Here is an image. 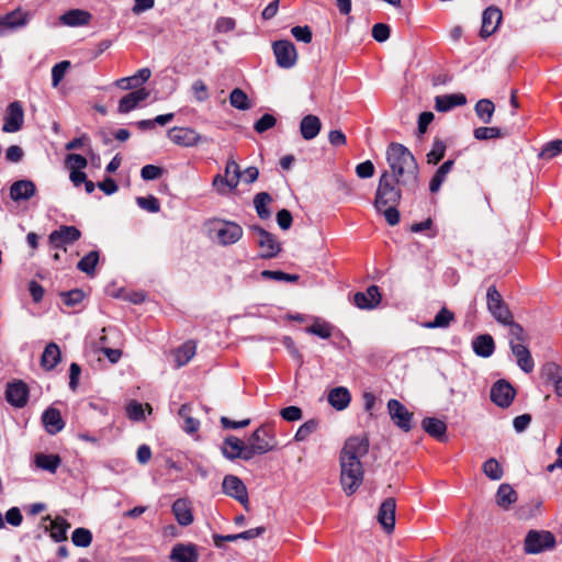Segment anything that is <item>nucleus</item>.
<instances>
[{
    "mask_svg": "<svg viewBox=\"0 0 562 562\" xmlns=\"http://www.w3.org/2000/svg\"><path fill=\"white\" fill-rule=\"evenodd\" d=\"M271 196L267 192H260L256 194L254 199V205L257 214L262 220H268L271 216V212L268 209V204L271 202Z\"/></svg>",
    "mask_w": 562,
    "mask_h": 562,
    "instance_id": "nucleus-45",
    "label": "nucleus"
},
{
    "mask_svg": "<svg viewBox=\"0 0 562 562\" xmlns=\"http://www.w3.org/2000/svg\"><path fill=\"white\" fill-rule=\"evenodd\" d=\"M355 304L362 310H371L381 302V294L376 285L369 286L366 292H358L353 297Z\"/></svg>",
    "mask_w": 562,
    "mask_h": 562,
    "instance_id": "nucleus-23",
    "label": "nucleus"
},
{
    "mask_svg": "<svg viewBox=\"0 0 562 562\" xmlns=\"http://www.w3.org/2000/svg\"><path fill=\"white\" fill-rule=\"evenodd\" d=\"M372 36L378 42H385L390 37V27L384 23H378L372 27Z\"/></svg>",
    "mask_w": 562,
    "mask_h": 562,
    "instance_id": "nucleus-64",
    "label": "nucleus"
},
{
    "mask_svg": "<svg viewBox=\"0 0 562 562\" xmlns=\"http://www.w3.org/2000/svg\"><path fill=\"white\" fill-rule=\"evenodd\" d=\"M71 541L76 547L87 548L91 544L92 533L86 528H77L72 532Z\"/></svg>",
    "mask_w": 562,
    "mask_h": 562,
    "instance_id": "nucleus-53",
    "label": "nucleus"
},
{
    "mask_svg": "<svg viewBox=\"0 0 562 562\" xmlns=\"http://www.w3.org/2000/svg\"><path fill=\"white\" fill-rule=\"evenodd\" d=\"M179 416L183 419V429L188 434L195 432L200 427V422L191 416V406L183 404L179 409Z\"/></svg>",
    "mask_w": 562,
    "mask_h": 562,
    "instance_id": "nucleus-46",
    "label": "nucleus"
},
{
    "mask_svg": "<svg viewBox=\"0 0 562 562\" xmlns=\"http://www.w3.org/2000/svg\"><path fill=\"white\" fill-rule=\"evenodd\" d=\"M306 333L316 335L323 339H327L331 336L333 326L327 322L315 321L313 325L307 327Z\"/></svg>",
    "mask_w": 562,
    "mask_h": 562,
    "instance_id": "nucleus-49",
    "label": "nucleus"
},
{
    "mask_svg": "<svg viewBox=\"0 0 562 562\" xmlns=\"http://www.w3.org/2000/svg\"><path fill=\"white\" fill-rule=\"evenodd\" d=\"M396 183V180L387 171L383 172L379 180L374 200L378 211H382L387 205H397L401 200V191Z\"/></svg>",
    "mask_w": 562,
    "mask_h": 562,
    "instance_id": "nucleus-3",
    "label": "nucleus"
},
{
    "mask_svg": "<svg viewBox=\"0 0 562 562\" xmlns=\"http://www.w3.org/2000/svg\"><path fill=\"white\" fill-rule=\"evenodd\" d=\"M61 295H63V299H64V303L66 305H68V306L77 305L85 297V293L81 290H79V289L71 290L69 292L63 293Z\"/></svg>",
    "mask_w": 562,
    "mask_h": 562,
    "instance_id": "nucleus-63",
    "label": "nucleus"
},
{
    "mask_svg": "<svg viewBox=\"0 0 562 562\" xmlns=\"http://www.w3.org/2000/svg\"><path fill=\"white\" fill-rule=\"evenodd\" d=\"M454 161L449 159L445 161L436 171L429 183V190L432 193L439 191L441 184L445 182L447 175L452 170Z\"/></svg>",
    "mask_w": 562,
    "mask_h": 562,
    "instance_id": "nucleus-39",
    "label": "nucleus"
},
{
    "mask_svg": "<svg viewBox=\"0 0 562 562\" xmlns=\"http://www.w3.org/2000/svg\"><path fill=\"white\" fill-rule=\"evenodd\" d=\"M35 184L31 180H19L11 186L10 195L14 201L29 200L35 194Z\"/></svg>",
    "mask_w": 562,
    "mask_h": 562,
    "instance_id": "nucleus-29",
    "label": "nucleus"
},
{
    "mask_svg": "<svg viewBox=\"0 0 562 562\" xmlns=\"http://www.w3.org/2000/svg\"><path fill=\"white\" fill-rule=\"evenodd\" d=\"M30 21V13L16 9L0 16V36L25 26Z\"/></svg>",
    "mask_w": 562,
    "mask_h": 562,
    "instance_id": "nucleus-13",
    "label": "nucleus"
},
{
    "mask_svg": "<svg viewBox=\"0 0 562 562\" xmlns=\"http://www.w3.org/2000/svg\"><path fill=\"white\" fill-rule=\"evenodd\" d=\"M540 374L547 383L553 385L562 380V368L554 362H548L541 368Z\"/></svg>",
    "mask_w": 562,
    "mask_h": 562,
    "instance_id": "nucleus-44",
    "label": "nucleus"
},
{
    "mask_svg": "<svg viewBox=\"0 0 562 562\" xmlns=\"http://www.w3.org/2000/svg\"><path fill=\"white\" fill-rule=\"evenodd\" d=\"M167 136L173 144L182 147H193L201 142H209V138L201 136L191 127H171L168 130Z\"/></svg>",
    "mask_w": 562,
    "mask_h": 562,
    "instance_id": "nucleus-10",
    "label": "nucleus"
},
{
    "mask_svg": "<svg viewBox=\"0 0 562 562\" xmlns=\"http://www.w3.org/2000/svg\"><path fill=\"white\" fill-rule=\"evenodd\" d=\"M148 95L149 92L145 88L130 92L120 100L117 111L122 114L128 113L146 100Z\"/></svg>",
    "mask_w": 562,
    "mask_h": 562,
    "instance_id": "nucleus-25",
    "label": "nucleus"
},
{
    "mask_svg": "<svg viewBox=\"0 0 562 562\" xmlns=\"http://www.w3.org/2000/svg\"><path fill=\"white\" fill-rule=\"evenodd\" d=\"M61 352L59 347L55 342H49L42 355L41 366L45 370H53L60 361Z\"/></svg>",
    "mask_w": 562,
    "mask_h": 562,
    "instance_id": "nucleus-33",
    "label": "nucleus"
},
{
    "mask_svg": "<svg viewBox=\"0 0 562 562\" xmlns=\"http://www.w3.org/2000/svg\"><path fill=\"white\" fill-rule=\"evenodd\" d=\"M502 21V11L491 5L486 8L482 14V27L480 35L483 38L491 36L498 27Z\"/></svg>",
    "mask_w": 562,
    "mask_h": 562,
    "instance_id": "nucleus-19",
    "label": "nucleus"
},
{
    "mask_svg": "<svg viewBox=\"0 0 562 562\" xmlns=\"http://www.w3.org/2000/svg\"><path fill=\"white\" fill-rule=\"evenodd\" d=\"M483 472L491 480L497 481L503 476V469L498 461L494 458L488 459L483 464Z\"/></svg>",
    "mask_w": 562,
    "mask_h": 562,
    "instance_id": "nucleus-54",
    "label": "nucleus"
},
{
    "mask_svg": "<svg viewBox=\"0 0 562 562\" xmlns=\"http://www.w3.org/2000/svg\"><path fill=\"white\" fill-rule=\"evenodd\" d=\"M43 424L48 434L55 435L61 431L65 427L61 414L57 408H47L42 416Z\"/></svg>",
    "mask_w": 562,
    "mask_h": 562,
    "instance_id": "nucleus-26",
    "label": "nucleus"
},
{
    "mask_svg": "<svg viewBox=\"0 0 562 562\" xmlns=\"http://www.w3.org/2000/svg\"><path fill=\"white\" fill-rule=\"evenodd\" d=\"M191 91L195 101L204 102L210 98L209 88L201 79L194 80L191 85Z\"/></svg>",
    "mask_w": 562,
    "mask_h": 562,
    "instance_id": "nucleus-55",
    "label": "nucleus"
},
{
    "mask_svg": "<svg viewBox=\"0 0 562 562\" xmlns=\"http://www.w3.org/2000/svg\"><path fill=\"white\" fill-rule=\"evenodd\" d=\"M474 110H475V114L477 115V117L483 123L487 124V123H491V121H492V117H493V114L495 111V105L491 100L482 99V100L477 101Z\"/></svg>",
    "mask_w": 562,
    "mask_h": 562,
    "instance_id": "nucleus-42",
    "label": "nucleus"
},
{
    "mask_svg": "<svg viewBox=\"0 0 562 562\" xmlns=\"http://www.w3.org/2000/svg\"><path fill=\"white\" fill-rule=\"evenodd\" d=\"M395 508L396 503L394 498H386L379 508L378 521L387 533L394 530Z\"/></svg>",
    "mask_w": 562,
    "mask_h": 562,
    "instance_id": "nucleus-20",
    "label": "nucleus"
},
{
    "mask_svg": "<svg viewBox=\"0 0 562 562\" xmlns=\"http://www.w3.org/2000/svg\"><path fill=\"white\" fill-rule=\"evenodd\" d=\"M276 445L272 432L267 427L260 426L247 440L245 460L248 461L257 454H265L273 450Z\"/></svg>",
    "mask_w": 562,
    "mask_h": 562,
    "instance_id": "nucleus-4",
    "label": "nucleus"
},
{
    "mask_svg": "<svg viewBox=\"0 0 562 562\" xmlns=\"http://www.w3.org/2000/svg\"><path fill=\"white\" fill-rule=\"evenodd\" d=\"M453 319H454L453 313L450 312L448 308L442 307L437 313L434 321L425 323L424 327H426V328H447Z\"/></svg>",
    "mask_w": 562,
    "mask_h": 562,
    "instance_id": "nucleus-43",
    "label": "nucleus"
},
{
    "mask_svg": "<svg viewBox=\"0 0 562 562\" xmlns=\"http://www.w3.org/2000/svg\"><path fill=\"white\" fill-rule=\"evenodd\" d=\"M34 462L38 469L55 473L61 463V459L57 454L37 453L34 457Z\"/></svg>",
    "mask_w": 562,
    "mask_h": 562,
    "instance_id": "nucleus-36",
    "label": "nucleus"
},
{
    "mask_svg": "<svg viewBox=\"0 0 562 562\" xmlns=\"http://www.w3.org/2000/svg\"><path fill=\"white\" fill-rule=\"evenodd\" d=\"M422 428L431 437L445 441L447 425L443 420L435 417H426L422 420Z\"/></svg>",
    "mask_w": 562,
    "mask_h": 562,
    "instance_id": "nucleus-30",
    "label": "nucleus"
},
{
    "mask_svg": "<svg viewBox=\"0 0 562 562\" xmlns=\"http://www.w3.org/2000/svg\"><path fill=\"white\" fill-rule=\"evenodd\" d=\"M261 276L266 279H273L277 281L294 282L299 279L297 274H288L282 271L263 270Z\"/></svg>",
    "mask_w": 562,
    "mask_h": 562,
    "instance_id": "nucleus-60",
    "label": "nucleus"
},
{
    "mask_svg": "<svg viewBox=\"0 0 562 562\" xmlns=\"http://www.w3.org/2000/svg\"><path fill=\"white\" fill-rule=\"evenodd\" d=\"M317 428V423L315 420H308L300 426L297 431L294 435V439L296 441H304L307 437L313 434Z\"/></svg>",
    "mask_w": 562,
    "mask_h": 562,
    "instance_id": "nucleus-59",
    "label": "nucleus"
},
{
    "mask_svg": "<svg viewBox=\"0 0 562 562\" xmlns=\"http://www.w3.org/2000/svg\"><path fill=\"white\" fill-rule=\"evenodd\" d=\"M514 387L505 380L497 381L491 389V400L499 407H508L515 397Z\"/></svg>",
    "mask_w": 562,
    "mask_h": 562,
    "instance_id": "nucleus-17",
    "label": "nucleus"
},
{
    "mask_svg": "<svg viewBox=\"0 0 562 562\" xmlns=\"http://www.w3.org/2000/svg\"><path fill=\"white\" fill-rule=\"evenodd\" d=\"M513 355L516 358L517 366L526 373H530L533 370L535 362L531 353L526 345H514L510 347Z\"/></svg>",
    "mask_w": 562,
    "mask_h": 562,
    "instance_id": "nucleus-27",
    "label": "nucleus"
},
{
    "mask_svg": "<svg viewBox=\"0 0 562 562\" xmlns=\"http://www.w3.org/2000/svg\"><path fill=\"white\" fill-rule=\"evenodd\" d=\"M223 492L236 501H238L240 504H243L245 507L248 505V492L247 487L244 484V482L236 475H226L223 480Z\"/></svg>",
    "mask_w": 562,
    "mask_h": 562,
    "instance_id": "nucleus-14",
    "label": "nucleus"
},
{
    "mask_svg": "<svg viewBox=\"0 0 562 562\" xmlns=\"http://www.w3.org/2000/svg\"><path fill=\"white\" fill-rule=\"evenodd\" d=\"M172 514L180 526L187 527L194 520L191 502L187 498H178L171 506Z\"/></svg>",
    "mask_w": 562,
    "mask_h": 562,
    "instance_id": "nucleus-21",
    "label": "nucleus"
},
{
    "mask_svg": "<svg viewBox=\"0 0 562 562\" xmlns=\"http://www.w3.org/2000/svg\"><path fill=\"white\" fill-rule=\"evenodd\" d=\"M277 65L281 68H292L296 64L297 53L292 42L288 40L277 41L272 45Z\"/></svg>",
    "mask_w": 562,
    "mask_h": 562,
    "instance_id": "nucleus-11",
    "label": "nucleus"
},
{
    "mask_svg": "<svg viewBox=\"0 0 562 562\" xmlns=\"http://www.w3.org/2000/svg\"><path fill=\"white\" fill-rule=\"evenodd\" d=\"M81 236L80 231L75 226H61L59 229L53 231L49 234V243L54 248H63L66 250V245L72 244Z\"/></svg>",
    "mask_w": 562,
    "mask_h": 562,
    "instance_id": "nucleus-16",
    "label": "nucleus"
},
{
    "mask_svg": "<svg viewBox=\"0 0 562 562\" xmlns=\"http://www.w3.org/2000/svg\"><path fill=\"white\" fill-rule=\"evenodd\" d=\"M162 168L155 165H146L140 170V176L144 180H155L162 175Z\"/></svg>",
    "mask_w": 562,
    "mask_h": 562,
    "instance_id": "nucleus-62",
    "label": "nucleus"
},
{
    "mask_svg": "<svg viewBox=\"0 0 562 562\" xmlns=\"http://www.w3.org/2000/svg\"><path fill=\"white\" fill-rule=\"evenodd\" d=\"M69 67H70V63L68 60L60 61L53 67V69H52L53 87H57L59 85V82L65 77V74Z\"/></svg>",
    "mask_w": 562,
    "mask_h": 562,
    "instance_id": "nucleus-57",
    "label": "nucleus"
},
{
    "mask_svg": "<svg viewBox=\"0 0 562 562\" xmlns=\"http://www.w3.org/2000/svg\"><path fill=\"white\" fill-rule=\"evenodd\" d=\"M24 122V112L21 103L14 101L9 104L5 115L2 131L5 133H15L20 131Z\"/></svg>",
    "mask_w": 562,
    "mask_h": 562,
    "instance_id": "nucleus-15",
    "label": "nucleus"
},
{
    "mask_svg": "<svg viewBox=\"0 0 562 562\" xmlns=\"http://www.w3.org/2000/svg\"><path fill=\"white\" fill-rule=\"evenodd\" d=\"M229 102L232 106L243 111L248 110L251 106L247 94L239 88H235L231 92Z\"/></svg>",
    "mask_w": 562,
    "mask_h": 562,
    "instance_id": "nucleus-48",
    "label": "nucleus"
},
{
    "mask_svg": "<svg viewBox=\"0 0 562 562\" xmlns=\"http://www.w3.org/2000/svg\"><path fill=\"white\" fill-rule=\"evenodd\" d=\"M473 135H474V137L477 140L495 139V138H501V137L504 136L502 131L498 127H495V126H491V127L481 126V127H477V128L474 130Z\"/></svg>",
    "mask_w": 562,
    "mask_h": 562,
    "instance_id": "nucleus-51",
    "label": "nucleus"
},
{
    "mask_svg": "<svg viewBox=\"0 0 562 562\" xmlns=\"http://www.w3.org/2000/svg\"><path fill=\"white\" fill-rule=\"evenodd\" d=\"M322 123L318 116L308 114L300 123V132L304 139H314L321 132Z\"/></svg>",
    "mask_w": 562,
    "mask_h": 562,
    "instance_id": "nucleus-28",
    "label": "nucleus"
},
{
    "mask_svg": "<svg viewBox=\"0 0 562 562\" xmlns=\"http://www.w3.org/2000/svg\"><path fill=\"white\" fill-rule=\"evenodd\" d=\"M555 537L548 530H530L526 535L524 549L528 554H538L555 548Z\"/></svg>",
    "mask_w": 562,
    "mask_h": 562,
    "instance_id": "nucleus-7",
    "label": "nucleus"
},
{
    "mask_svg": "<svg viewBox=\"0 0 562 562\" xmlns=\"http://www.w3.org/2000/svg\"><path fill=\"white\" fill-rule=\"evenodd\" d=\"M386 161L392 171L390 173L402 186H414L418 177V165L414 155L407 147L392 143L386 149Z\"/></svg>",
    "mask_w": 562,
    "mask_h": 562,
    "instance_id": "nucleus-2",
    "label": "nucleus"
},
{
    "mask_svg": "<svg viewBox=\"0 0 562 562\" xmlns=\"http://www.w3.org/2000/svg\"><path fill=\"white\" fill-rule=\"evenodd\" d=\"M45 520L49 521V526H46V529H49L50 537L55 541L60 542L67 539V530L70 528V524L67 522L66 519L61 517L50 519L49 516H47Z\"/></svg>",
    "mask_w": 562,
    "mask_h": 562,
    "instance_id": "nucleus-35",
    "label": "nucleus"
},
{
    "mask_svg": "<svg viewBox=\"0 0 562 562\" xmlns=\"http://www.w3.org/2000/svg\"><path fill=\"white\" fill-rule=\"evenodd\" d=\"M211 237L220 245L228 246L243 237V228L235 222L214 220L210 224Z\"/></svg>",
    "mask_w": 562,
    "mask_h": 562,
    "instance_id": "nucleus-5",
    "label": "nucleus"
},
{
    "mask_svg": "<svg viewBox=\"0 0 562 562\" xmlns=\"http://www.w3.org/2000/svg\"><path fill=\"white\" fill-rule=\"evenodd\" d=\"M27 397L29 389L24 382L15 381L7 385L5 398L12 406L23 407L27 402Z\"/></svg>",
    "mask_w": 562,
    "mask_h": 562,
    "instance_id": "nucleus-18",
    "label": "nucleus"
},
{
    "mask_svg": "<svg viewBox=\"0 0 562 562\" xmlns=\"http://www.w3.org/2000/svg\"><path fill=\"white\" fill-rule=\"evenodd\" d=\"M486 305L494 319L502 325L510 322V319L514 318L513 313L509 311L507 304L503 300L495 285H491L487 289Z\"/></svg>",
    "mask_w": 562,
    "mask_h": 562,
    "instance_id": "nucleus-8",
    "label": "nucleus"
},
{
    "mask_svg": "<svg viewBox=\"0 0 562 562\" xmlns=\"http://www.w3.org/2000/svg\"><path fill=\"white\" fill-rule=\"evenodd\" d=\"M517 502V493L509 484H501L496 493V503L504 509Z\"/></svg>",
    "mask_w": 562,
    "mask_h": 562,
    "instance_id": "nucleus-37",
    "label": "nucleus"
},
{
    "mask_svg": "<svg viewBox=\"0 0 562 562\" xmlns=\"http://www.w3.org/2000/svg\"><path fill=\"white\" fill-rule=\"evenodd\" d=\"M351 396L344 386L334 387L328 393V403L337 411L345 409L350 403Z\"/></svg>",
    "mask_w": 562,
    "mask_h": 562,
    "instance_id": "nucleus-34",
    "label": "nucleus"
},
{
    "mask_svg": "<svg viewBox=\"0 0 562 562\" xmlns=\"http://www.w3.org/2000/svg\"><path fill=\"white\" fill-rule=\"evenodd\" d=\"M387 413L392 422L403 431L412 429L413 413L400 401L392 398L387 402Z\"/></svg>",
    "mask_w": 562,
    "mask_h": 562,
    "instance_id": "nucleus-12",
    "label": "nucleus"
},
{
    "mask_svg": "<svg viewBox=\"0 0 562 562\" xmlns=\"http://www.w3.org/2000/svg\"><path fill=\"white\" fill-rule=\"evenodd\" d=\"M276 117L271 114H263L256 123H255V131L257 133H263L270 128H272L276 125Z\"/></svg>",
    "mask_w": 562,
    "mask_h": 562,
    "instance_id": "nucleus-61",
    "label": "nucleus"
},
{
    "mask_svg": "<svg viewBox=\"0 0 562 562\" xmlns=\"http://www.w3.org/2000/svg\"><path fill=\"white\" fill-rule=\"evenodd\" d=\"M369 451L366 437H350L346 440L339 456L340 484L347 495H352L363 481L361 459Z\"/></svg>",
    "mask_w": 562,
    "mask_h": 562,
    "instance_id": "nucleus-1",
    "label": "nucleus"
},
{
    "mask_svg": "<svg viewBox=\"0 0 562 562\" xmlns=\"http://www.w3.org/2000/svg\"><path fill=\"white\" fill-rule=\"evenodd\" d=\"M196 345L192 340H189L180 346L175 351V360L177 362V367L187 364L194 357Z\"/></svg>",
    "mask_w": 562,
    "mask_h": 562,
    "instance_id": "nucleus-41",
    "label": "nucleus"
},
{
    "mask_svg": "<svg viewBox=\"0 0 562 562\" xmlns=\"http://www.w3.org/2000/svg\"><path fill=\"white\" fill-rule=\"evenodd\" d=\"M90 14L82 10H70L60 16V22L68 26L85 25L90 20Z\"/></svg>",
    "mask_w": 562,
    "mask_h": 562,
    "instance_id": "nucleus-38",
    "label": "nucleus"
},
{
    "mask_svg": "<svg viewBox=\"0 0 562 562\" xmlns=\"http://www.w3.org/2000/svg\"><path fill=\"white\" fill-rule=\"evenodd\" d=\"M99 261V252L95 250L90 251L87 254L77 265V268L89 274L92 276L94 273V268Z\"/></svg>",
    "mask_w": 562,
    "mask_h": 562,
    "instance_id": "nucleus-47",
    "label": "nucleus"
},
{
    "mask_svg": "<svg viewBox=\"0 0 562 562\" xmlns=\"http://www.w3.org/2000/svg\"><path fill=\"white\" fill-rule=\"evenodd\" d=\"M250 232L257 237L256 243L260 249L259 256L263 259L277 257L281 251V244L274 235L258 225L250 226Z\"/></svg>",
    "mask_w": 562,
    "mask_h": 562,
    "instance_id": "nucleus-9",
    "label": "nucleus"
},
{
    "mask_svg": "<svg viewBox=\"0 0 562 562\" xmlns=\"http://www.w3.org/2000/svg\"><path fill=\"white\" fill-rule=\"evenodd\" d=\"M560 154H562V139H554V140L547 143L542 147V149L539 154V158L552 159Z\"/></svg>",
    "mask_w": 562,
    "mask_h": 562,
    "instance_id": "nucleus-52",
    "label": "nucleus"
},
{
    "mask_svg": "<svg viewBox=\"0 0 562 562\" xmlns=\"http://www.w3.org/2000/svg\"><path fill=\"white\" fill-rule=\"evenodd\" d=\"M435 109L438 112H447L454 106L463 105L467 102V98L462 93L438 95L435 99Z\"/></svg>",
    "mask_w": 562,
    "mask_h": 562,
    "instance_id": "nucleus-31",
    "label": "nucleus"
},
{
    "mask_svg": "<svg viewBox=\"0 0 562 562\" xmlns=\"http://www.w3.org/2000/svg\"><path fill=\"white\" fill-rule=\"evenodd\" d=\"M170 560L173 562H198V547L193 543H177L170 552Z\"/></svg>",
    "mask_w": 562,
    "mask_h": 562,
    "instance_id": "nucleus-22",
    "label": "nucleus"
},
{
    "mask_svg": "<svg viewBox=\"0 0 562 562\" xmlns=\"http://www.w3.org/2000/svg\"><path fill=\"white\" fill-rule=\"evenodd\" d=\"M504 326L508 327L509 347H513V344L526 345L528 342V335L518 323L514 322V318L504 324Z\"/></svg>",
    "mask_w": 562,
    "mask_h": 562,
    "instance_id": "nucleus-40",
    "label": "nucleus"
},
{
    "mask_svg": "<svg viewBox=\"0 0 562 562\" xmlns=\"http://www.w3.org/2000/svg\"><path fill=\"white\" fill-rule=\"evenodd\" d=\"M246 443L235 436L227 437L222 446V453L228 460L240 458L245 460Z\"/></svg>",
    "mask_w": 562,
    "mask_h": 562,
    "instance_id": "nucleus-24",
    "label": "nucleus"
},
{
    "mask_svg": "<svg viewBox=\"0 0 562 562\" xmlns=\"http://www.w3.org/2000/svg\"><path fill=\"white\" fill-rule=\"evenodd\" d=\"M241 178V171L238 164L231 157L225 167V175H216L213 178L212 186L220 194H226L235 190Z\"/></svg>",
    "mask_w": 562,
    "mask_h": 562,
    "instance_id": "nucleus-6",
    "label": "nucleus"
},
{
    "mask_svg": "<svg viewBox=\"0 0 562 562\" xmlns=\"http://www.w3.org/2000/svg\"><path fill=\"white\" fill-rule=\"evenodd\" d=\"M446 144L441 139H435L430 151L427 154V162L437 165L445 156Z\"/></svg>",
    "mask_w": 562,
    "mask_h": 562,
    "instance_id": "nucleus-50",
    "label": "nucleus"
},
{
    "mask_svg": "<svg viewBox=\"0 0 562 562\" xmlns=\"http://www.w3.org/2000/svg\"><path fill=\"white\" fill-rule=\"evenodd\" d=\"M88 165L87 158L78 154H69L66 157V166L69 170H83Z\"/></svg>",
    "mask_w": 562,
    "mask_h": 562,
    "instance_id": "nucleus-58",
    "label": "nucleus"
},
{
    "mask_svg": "<svg viewBox=\"0 0 562 562\" xmlns=\"http://www.w3.org/2000/svg\"><path fill=\"white\" fill-rule=\"evenodd\" d=\"M473 351L483 358L493 355L495 349L494 339L491 335L484 334L475 337L472 341Z\"/></svg>",
    "mask_w": 562,
    "mask_h": 562,
    "instance_id": "nucleus-32",
    "label": "nucleus"
},
{
    "mask_svg": "<svg viewBox=\"0 0 562 562\" xmlns=\"http://www.w3.org/2000/svg\"><path fill=\"white\" fill-rule=\"evenodd\" d=\"M137 205L150 213H157L160 210L159 200L154 195L139 196L136 199Z\"/></svg>",
    "mask_w": 562,
    "mask_h": 562,
    "instance_id": "nucleus-56",
    "label": "nucleus"
}]
</instances>
